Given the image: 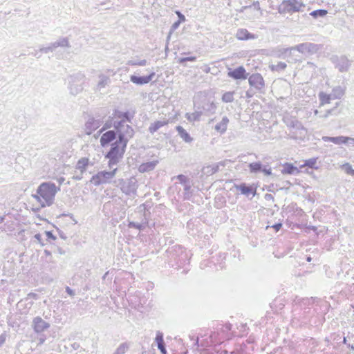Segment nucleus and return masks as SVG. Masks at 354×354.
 <instances>
[{"instance_id": "4be33fe9", "label": "nucleus", "mask_w": 354, "mask_h": 354, "mask_svg": "<svg viewBox=\"0 0 354 354\" xmlns=\"http://www.w3.org/2000/svg\"><path fill=\"white\" fill-rule=\"evenodd\" d=\"M322 140L324 142H331L335 145H342L348 143V137L343 136L336 137L323 136Z\"/></svg>"}, {"instance_id": "72a5a7b5", "label": "nucleus", "mask_w": 354, "mask_h": 354, "mask_svg": "<svg viewBox=\"0 0 354 354\" xmlns=\"http://www.w3.org/2000/svg\"><path fill=\"white\" fill-rule=\"evenodd\" d=\"M319 100L320 101V105H324L326 104H329L330 100H333V97L331 93L327 94L322 91L319 93Z\"/></svg>"}, {"instance_id": "20e7f679", "label": "nucleus", "mask_w": 354, "mask_h": 354, "mask_svg": "<svg viewBox=\"0 0 354 354\" xmlns=\"http://www.w3.org/2000/svg\"><path fill=\"white\" fill-rule=\"evenodd\" d=\"M126 148L127 146L124 147V142H120L118 140L111 145L109 151L104 156L105 158L109 160L108 166L109 168L116 165L123 158Z\"/></svg>"}, {"instance_id": "49530a36", "label": "nucleus", "mask_w": 354, "mask_h": 354, "mask_svg": "<svg viewBox=\"0 0 354 354\" xmlns=\"http://www.w3.org/2000/svg\"><path fill=\"white\" fill-rule=\"evenodd\" d=\"M176 178L179 180L180 183L183 185H185V184L188 183L191 181L189 178H188L186 176L183 174H179L176 176Z\"/></svg>"}, {"instance_id": "052dcab7", "label": "nucleus", "mask_w": 354, "mask_h": 354, "mask_svg": "<svg viewBox=\"0 0 354 354\" xmlns=\"http://www.w3.org/2000/svg\"><path fill=\"white\" fill-rule=\"evenodd\" d=\"M232 327V325L230 323H226L223 326V330L224 331H230V330H231Z\"/></svg>"}, {"instance_id": "ddd939ff", "label": "nucleus", "mask_w": 354, "mask_h": 354, "mask_svg": "<svg viewBox=\"0 0 354 354\" xmlns=\"http://www.w3.org/2000/svg\"><path fill=\"white\" fill-rule=\"evenodd\" d=\"M103 123L101 118H95L94 117H89L84 124V131L86 135L92 134L96 129H97Z\"/></svg>"}, {"instance_id": "37998d69", "label": "nucleus", "mask_w": 354, "mask_h": 354, "mask_svg": "<svg viewBox=\"0 0 354 354\" xmlns=\"http://www.w3.org/2000/svg\"><path fill=\"white\" fill-rule=\"evenodd\" d=\"M147 62L146 59H141V60H138V59H131V60H129L127 63V65H129V66H145L147 64Z\"/></svg>"}, {"instance_id": "a211bd4d", "label": "nucleus", "mask_w": 354, "mask_h": 354, "mask_svg": "<svg viewBox=\"0 0 354 354\" xmlns=\"http://www.w3.org/2000/svg\"><path fill=\"white\" fill-rule=\"evenodd\" d=\"M118 137L116 130H109L104 133L100 138V145L102 147H106L111 142H113Z\"/></svg>"}, {"instance_id": "c85d7f7f", "label": "nucleus", "mask_w": 354, "mask_h": 354, "mask_svg": "<svg viewBox=\"0 0 354 354\" xmlns=\"http://www.w3.org/2000/svg\"><path fill=\"white\" fill-rule=\"evenodd\" d=\"M99 81L97 84V89L101 90L104 88L106 86L109 85L111 83V79L109 76H107L104 74H100L98 76Z\"/></svg>"}, {"instance_id": "680f3d73", "label": "nucleus", "mask_w": 354, "mask_h": 354, "mask_svg": "<svg viewBox=\"0 0 354 354\" xmlns=\"http://www.w3.org/2000/svg\"><path fill=\"white\" fill-rule=\"evenodd\" d=\"M66 292L70 295V296H74L75 295V291L71 289L70 287L67 286L66 288Z\"/></svg>"}, {"instance_id": "0e129e2a", "label": "nucleus", "mask_w": 354, "mask_h": 354, "mask_svg": "<svg viewBox=\"0 0 354 354\" xmlns=\"http://www.w3.org/2000/svg\"><path fill=\"white\" fill-rule=\"evenodd\" d=\"M252 6H253L257 10H260V5L258 1H254ZM250 7H251V6Z\"/></svg>"}, {"instance_id": "5fc2aeb1", "label": "nucleus", "mask_w": 354, "mask_h": 354, "mask_svg": "<svg viewBox=\"0 0 354 354\" xmlns=\"http://www.w3.org/2000/svg\"><path fill=\"white\" fill-rule=\"evenodd\" d=\"M32 197L36 199L37 202L40 203L41 205L42 202H44V200L42 199V197L37 194V192L35 194H32Z\"/></svg>"}, {"instance_id": "79ce46f5", "label": "nucleus", "mask_w": 354, "mask_h": 354, "mask_svg": "<svg viewBox=\"0 0 354 354\" xmlns=\"http://www.w3.org/2000/svg\"><path fill=\"white\" fill-rule=\"evenodd\" d=\"M129 345L127 342L122 343L113 354H124L128 350Z\"/></svg>"}, {"instance_id": "bb28decb", "label": "nucleus", "mask_w": 354, "mask_h": 354, "mask_svg": "<svg viewBox=\"0 0 354 354\" xmlns=\"http://www.w3.org/2000/svg\"><path fill=\"white\" fill-rule=\"evenodd\" d=\"M236 38L239 40H248L250 39H254V35L248 32L246 29H239L236 32Z\"/></svg>"}, {"instance_id": "a878e982", "label": "nucleus", "mask_w": 354, "mask_h": 354, "mask_svg": "<svg viewBox=\"0 0 354 354\" xmlns=\"http://www.w3.org/2000/svg\"><path fill=\"white\" fill-rule=\"evenodd\" d=\"M176 129L180 136V137L187 143H189L193 140L189 133L182 127L178 125L176 127Z\"/></svg>"}, {"instance_id": "69168bd1", "label": "nucleus", "mask_w": 354, "mask_h": 354, "mask_svg": "<svg viewBox=\"0 0 354 354\" xmlns=\"http://www.w3.org/2000/svg\"><path fill=\"white\" fill-rule=\"evenodd\" d=\"M28 298H32L34 299H38V295L35 293H33V292H30L29 294H28Z\"/></svg>"}, {"instance_id": "c03bdc74", "label": "nucleus", "mask_w": 354, "mask_h": 354, "mask_svg": "<svg viewBox=\"0 0 354 354\" xmlns=\"http://www.w3.org/2000/svg\"><path fill=\"white\" fill-rule=\"evenodd\" d=\"M342 169L344 171L352 176H354V169L352 168V166L349 163H345L342 165Z\"/></svg>"}, {"instance_id": "7ed1b4c3", "label": "nucleus", "mask_w": 354, "mask_h": 354, "mask_svg": "<svg viewBox=\"0 0 354 354\" xmlns=\"http://www.w3.org/2000/svg\"><path fill=\"white\" fill-rule=\"evenodd\" d=\"M150 208L151 206L147 203L140 205L136 211V214H138L139 221L135 222L129 221V223L127 225L128 227L135 228L140 231L144 230L149 224V218L151 214L149 212Z\"/></svg>"}, {"instance_id": "c9c22d12", "label": "nucleus", "mask_w": 354, "mask_h": 354, "mask_svg": "<svg viewBox=\"0 0 354 354\" xmlns=\"http://www.w3.org/2000/svg\"><path fill=\"white\" fill-rule=\"evenodd\" d=\"M183 186H184L183 198L185 200H189L193 194L192 190V180Z\"/></svg>"}, {"instance_id": "de8ad7c7", "label": "nucleus", "mask_w": 354, "mask_h": 354, "mask_svg": "<svg viewBox=\"0 0 354 354\" xmlns=\"http://www.w3.org/2000/svg\"><path fill=\"white\" fill-rule=\"evenodd\" d=\"M196 60V57H195V56L184 57L179 58L178 63L183 64L185 63L186 62H195Z\"/></svg>"}, {"instance_id": "1a4fd4ad", "label": "nucleus", "mask_w": 354, "mask_h": 354, "mask_svg": "<svg viewBox=\"0 0 354 354\" xmlns=\"http://www.w3.org/2000/svg\"><path fill=\"white\" fill-rule=\"evenodd\" d=\"M304 5L298 0H283L279 6L278 11L279 13H292L299 12Z\"/></svg>"}, {"instance_id": "f704fd0d", "label": "nucleus", "mask_w": 354, "mask_h": 354, "mask_svg": "<svg viewBox=\"0 0 354 354\" xmlns=\"http://www.w3.org/2000/svg\"><path fill=\"white\" fill-rule=\"evenodd\" d=\"M88 158H82L77 161L76 169H79L83 174L88 165Z\"/></svg>"}, {"instance_id": "6e6552de", "label": "nucleus", "mask_w": 354, "mask_h": 354, "mask_svg": "<svg viewBox=\"0 0 354 354\" xmlns=\"http://www.w3.org/2000/svg\"><path fill=\"white\" fill-rule=\"evenodd\" d=\"M118 168H115L112 171H101L93 175L91 179V182L95 186H99L102 184L111 183V179L115 176Z\"/></svg>"}, {"instance_id": "58836bf2", "label": "nucleus", "mask_w": 354, "mask_h": 354, "mask_svg": "<svg viewBox=\"0 0 354 354\" xmlns=\"http://www.w3.org/2000/svg\"><path fill=\"white\" fill-rule=\"evenodd\" d=\"M317 160V158H312L308 159V160H305L304 164L301 165L300 167L302 168L304 167H308L311 169H317L318 167L316 166Z\"/></svg>"}, {"instance_id": "e2e57ef3", "label": "nucleus", "mask_w": 354, "mask_h": 354, "mask_svg": "<svg viewBox=\"0 0 354 354\" xmlns=\"http://www.w3.org/2000/svg\"><path fill=\"white\" fill-rule=\"evenodd\" d=\"M264 198L266 201H274V196L271 194H266L265 196H264Z\"/></svg>"}, {"instance_id": "2f4dec72", "label": "nucleus", "mask_w": 354, "mask_h": 354, "mask_svg": "<svg viewBox=\"0 0 354 354\" xmlns=\"http://www.w3.org/2000/svg\"><path fill=\"white\" fill-rule=\"evenodd\" d=\"M202 115V111L196 109V111L194 113H187L186 118L189 122L199 121Z\"/></svg>"}, {"instance_id": "bf43d9fd", "label": "nucleus", "mask_w": 354, "mask_h": 354, "mask_svg": "<svg viewBox=\"0 0 354 354\" xmlns=\"http://www.w3.org/2000/svg\"><path fill=\"white\" fill-rule=\"evenodd\" d=\"M57 230L58 234H59V237L61 239H64V240H66L67 239V236L65 234V233L63 231H62L59 229H58V228Z\"/></svg>"}, {"instance_id": "f257e3e1", "label": "nucleus", "mask_w": 354, "mask_h": 354, "mask_svg": "<svg viewBox=\"0 0 354 354\" xmlns=\"http://www.w3.org/2000/svg\"><path fill=\"white\" fill-rule=\"evenodd\" d=\"M166 252L172 267L179 268L189 263L185 249L180 245L169 247Z\"/></svg>"}, {"instance_id": "cd10ccee", "label": "nucleus", "mask_w": 354, "mask_h": 354, "mask_svg": "<svg viewBox=\"0 0 354 354\" xmlns=\"http://www.w3.org/2000/svg\"><path fill=\"white\" fill-rule=\"evenodd\" d=\"M228 122H229V119L227 118V116L223 117L221 121L215 125V127H214L215 130L217 132L220 133L221 134L224 133L227 130Z\"/></svg>"}, {"instance_id": "393cba45", "label": "nucleus", "mask_w": 354, "mask_h": 354, "mask_svg": "<svg viewBox=\"0 0 354 354\" xmlns=\"http://www.w3.org/2000/svg\"><path fill=\"white\" fill-rule=\"evenodd\" d=\"M157 163H158L157 160L142 163L138 167V171L140 173H145V172L151 171L154 169Z\"/></svg>"}, {"instance_id": "9b49d317", "label": "nucleus", "mask_w": 354, "mask_h": 354, "mask_svg": "<svg viewBox=\"0 0 354 354\" xmlns=\"http://www.w3.org/2000/svg\"><path fill=\"white\" fill-rule=\"evenodd\" d=\"M322 48V46L320 44L306 42L290 47V49L293 50H297L302 54L308 53L313 55L317 53Z\"/></svg>"}, {"instance_id": "f03ea898", "label": "nucleus", "mask_w": 354, "mask_h": 354, "mask_svg": "<svg viewBox=\"0 0 354 354\" xmlns=\"http://www.w3.org/2000/svg\"><path fill=\"white\" fill-rule=\"evenodd\" d=\"M59 190L60 188L52 182H44L40 184L37 187V194L44 200V202L41 203V207L50 206L54 203L55 195Z\"/></svg>"}, {"instance_id": "864d4df0", "label": "nucleus", "mask_w": 354, "mask_h": 354, "mask_svg": "<svg viewBox=\"0 0 354 354\" xmlns=\"http://www.w3.org/2000/svg\"><path fill=\"white\" fill-rule=\"evenodd\" d=\"M32 197L36 199L37 202L40 203L41 205L42 202H44V200L42 199V197L37 194V192L35 194H32Z\"/></svg>"}, {"instance_id": "a19ab883", "label": "nucleus", "mask_w": 354, "mask_h": 354, "mask_svg": "<svg viewBox=\"0 0 354 354\" xmlns=\"http://www.w3.org/2000/svg\"><path fill=\"white\" fill-rule=\"evenodd\" d=\"M234 91L225 92L222 96L223 102L225 103L232 102L234 100Z\"/></svg>"}, {"instance_id": "473e14b6", "label": "nucleus", "mask_w": 354, "mask_h": 354, "mask_svg": "<svg viewBox=\"0 0 354 354\" xmlns=\"http://www.w3.org/2000/svg\"><path fill=\"white\" fill-rule=\"evenodd\" d=\"M263 167V165L261 162H254L248 165L250 171L254 174L260 173Z\"/></svg>"}, {"instance_id": "aec40b11", "label": "nucleus", "mask_w": 354, "mask_h": 354, "mask_svg": "<svg viewBox=\"0 0 354 354\" xmlns=\"http://www.w3.org/2000/svg\"><path fill=\"white\" fill-rule=\"evenodd\" d=\"M234 187L236 190L240 191L242 194L245 196H249L250 194L255 196L257 194L256 187H253L252 185H248L245 183H242L239 185H234Z\"/></svg>"}, {"instance_id": "13d9d810", "label": "nucleus", "mask_w": 354, "mask_h": 354, "mask_svg": "<svg viewBox=\"0 0 354 354\" xmlns=\"http://www.w3.org/2000/svg\"><path fill=\"white\" fill-rule=\"evenodd\" d=\"M282 227V223H277L275 224H274L273 225H272V227L276 231V232H278Z\"/></svg>"}, {"instance_id": "4468645a", "label": "nucleus", "mask_w": 354, "mask_h": 354, "mask_svg": "<svg viewBox=\"0 0 354 354\" xmlns=\"http://www.w3.org/2000/svg\"><path fill=\"white\" fill-rule=\"evenodd\" d=\"M31 326L35 333H40L47 330L50 327V324L37 316L33 318Z\"/></svg>"}, {"instance_id": "7c9ffc66", "label": "nucleus", "mask_w": 354, "mask_h": 354, "mask_svg": "<svg viewBox=\"0 0 354 354\" xmlns=\"http://www.w3.org/2000/svg\"><path fill=\"white\" fill-rule=\"evenodd\" d=\"M331 95L333 99H340L345 93V88L341 86H337L332 89Z\"/></svg>"}, {"instance_id": "b1692460", "label": "nucleus", "mask_w": 354, "mask_h": 354, "mask_svg": "<svg viewBox=\"0 0 354 354\" xmlns=\"http://www.w3.org/2000/svg\"><path fill=\"white\" fill-rule=\"evenodd\" d=\"M155 340L157 343L158 348L160 350L161 354H167L162 333L158 331Z\"/></svg>"}, {"instance_id": "4c0bfd02", "label": "nucleus", "mask_w": 354, "mask_h": 354, "mask_svg": "<svg viewBox=\"0 0 354 354\" xmlns=\"http://www.w3.org/2000/svg\"><path fill=\"white\" fill-rule=\"evenodd\" d=\"M328 13V11L325 9H317L312 11L310 13V15L312 16L315 19L324 17Z\"/></svg>"}, {"instance_id": "0eeeda50", "label": "nucleus", "mask_w": 354, "mask_h": 354, "mask_svg": "<svg viewBox=\"0 0 354 354\" xmlns=\"http://www.w3.org/2000/svg\"><path fill=\"white\" fill-rule=\"evenodd\" d=\"M117 186L127 196H132L136 194L138 184L134 177L126 180L122 178L118 179Z\"/></svg>"}, {"instance_id": "a18cd8bd", "label": "nucleus", "mask_w": 354, "mask_h": 354, "mask_svg": "<svg viewBox=\"0 0 354 354\" xmlns=\"http://www.w3.org/2000/svg\"><path fill=\"white\" fill-rule=\"evenodd\" d=\"M53 46H54V42L50 44L46 47L40 48L39 51L41 53H48L49 52H53V50H55L56 49V47H54Z\"/></svg>"}, {"instance_id": "412c9836", "label": "nucleus", "mask_w": 354, "mask_h": 354, "mask_svg": "<svg viewBox=\"0 0 354 354\" xmlns=\"http://www.w3.org/2000/svg\"><path fill=\"white\" fill-rule=\"evenodd\" d=\"M293 50H291L290 48H283L281 46H277L271 50V55L277 57V58H286V54L288 52H290V53Z\"/></svg>"}, {"instance_id": "ea45409f", "label": "nucleus", "mask_w": 354, "mask_h": 354, "mask_svg": "<svg viewBox=\"0 0 354 354\" xmlns=\"http://www.w3.org/2000/svg\"><path fill=\"white\" fill-rule=\"evenodd\" d=\"M287 64L285 62H279L277 64L270 66L271 71L280 72L286 69Z\"/></svg>"}, {"instance_id": "9d476101", "label": "nucleus", "mask_w": 354, "mask_h": 354, "mask_svg": "<svg viewBox=\"0 0 354 354\" xmlns=\"http://www.w3.org/2000/svg\"><path fill=\"white\" fill-rule=\"evenodd\" d=\"M84 75L81 73L75 74L69 77L68 89L70 93L76 95L83 90Z\"/></svg>"}, {"instance_id": "8fccbe9b", "label": "nucleus", "mask_w": 354, "mask_h": 354, "mask_svg": "<svg viewBox=\"0 0 354 354\" xmlns=\"http://www.w3.org/2000/svg\"><path fill=\"white\" fill-rule=\"evenodd\" d=\"M175 12L178 16V20L179 21V22H184L185 21V17L183 14L181 13V12H180L179 10H176Z\"/></svg>"}, {"instance_id": "338daca9", "label": "nucleus", "mask_w": 354, "mask_h": 354, "mask_svg": "<svg viewBox=\"0 0 354 354\" xmlns=\"http://www.w3.org/2000/svg\"><path fill=\"white\" fill-rule=\"evenodd\" d=\"M6 341V335L4 334L0 335V346L4 344Z\"/></svg>"}, {"instance_id": "39448f33", "label": "nucleus", "mask_w": 354, "mask_h": 354, "mask_svg": "<svg viewBox=\"0 0 354 354\" xmlns=\"http://www.w3.org/2000/svg\"><path fill=\"white\" fill-rule=\"evenodd\" d=\"M194 104L196 109L202 111V114L207 115L215 113L217 109L214 101L203 95H198L194 98Z\"/></svg>"}, {"instance_id": "09e8293b", "label": "nucleus", "mask_w": 354, "mask_h": 354, "mask_svg": "<svg viewBox=\"0 0 354 354\" xmlns=\"http://www.w3.org/2000/svg\"><path fill=\"white\" fill-rule=\"evenodd\" d=\"M112 127H113V122H112V121H106L102 128L99 131V133H101L104 131L110 129Z\"/></svg>"}, {"instance_id": "3c124183", "label": "nucleus", "mask_w": 354, "mask_h": 354, "mask_svg": "<svg viewBox=\"0 0 354 354\" xmlns=\"http://www.w3.org/2000/svg\"><path fill=\"white\" fill-rule=\"evenodd\" d=\"M261 172H263L266 176H270L272 174V169L263 165Z\"/></svg>"}, {"instance_id": "2eb2a0df", "label": "nucleus", "mask_w": 354, "mask_h": 354, "mask_svg": "<svg viewBox=\"0 0 354 354\" xmlns=\"http://www.w3.org/2000/svg\"><path fill=\"white\" fill-rule=\"evenodd\" d=\"M248 73L245 69V68L242 66H240L234 69L229 68V71L227 73V76L238 80H245L248 77Z\"/></svg>"}, {"instance_id": "f3484780", "label": "nucleus", "mask_w": 354, "mask_h": 354, "mask_svg": "<svg viewBox=\"0 0 354 354\" xmlns=\"http://www.w3.org/2000/svg\"><path fill=\"white\" fill-rule=\"evenodd\" d=\"M250 86L254 87L257 90H261L264 87V80L262 75L259 73H254L248 78Z\"/></svg>"}, {"instance_id": "dca6fc26", "label": "nucleus", "mask_w": 354, "mask_h": 354, "mask_svg": "<svg viewBox=\"0 0 354 354\" xmlns=\"http://www.w3.org/2000/svg\"><path fill=\"white\" fill-rule=\"evenodd\" d=\"M155 75L154 71H151L148 75L145 76L132 75L130 76V81L136 85H144L150 82Z\"/></svg>"}, {"instance_id": "f8f14e48", "label": "nucleus", "mask_w": 354, "mask_h": 354, "mask_svg": "<svg viewBox=\"0 0 354 354\" xmlns=\"http://www.w3.org/2000/svg\"><path fill=\"white\" fill-rule=\"evenodd\" d=\"M330 61L341 73L347 72L351 65V61L344 55H333L330 57Z\"/></svg>"}, {"instance_id": "6ab92c4d", "label": "nucleus", "mask_w": 354, "mask_h": 354, "mask_svg": "<svg viewBox=\"0 0 354 354\" xmlns=\"http://www.w3.org/2000/svg\"><path fill=\"white\" fill-rule=\"evenodd\" d=\"M113 115L115 118L120 119V120H116L115 122H122V124L127 122H131L133 118V115L128 111L123 112L120 110L115 109Z\"/></svg>"}, {"instance_id": "c756f323", "label": "nucleus", "mask_w": 354, "mask_h": 354, "mask_svg": "<svg viewBox=\"0 0 354 354\" xmlns=\"http://www.w3.org/2000/svg\"><path fill=\"white\" fill-rule=\"evenodd\" d=\"M169 123V120H157L153 123H151L149 127V131L153 134L156 132L160 127L167 125Z\"/></svg>"}, {"instance_id": "5701e85b", "label": "nucleus", "mask_w": 354, "mask_h": 354, "mask_svg": "<svg viewBox=\"0 0 354 354\" xmlns=\"http://www.w3.org/2000/svg\"><path fill=\"white\" fill-rule=\"evenodd\" d=\"M281 173L283 174L297 175L300 173V170L290 162H286L282 165Z\"/></svg>"}, {"instance_id": "603ef678", "label": "nucleus", "mask_w": 354, "mask_h": 354, "mask_svg": "<svg viewBox=\"0 0 354 354\" xmlns=\"http://www.w3.org/2000/svg\"><path fill=\"white\" fill-rule=\"evenodd\" d=\"M45 234L46 235L47 239L55 240L56 236L53 234L51 231H46Z\"/></svg>"}, {"instance_id": "6e6d98bb", "label": "nucleus", "mask_w": 354, "mask_h": 354, "mask_svg": "<svg viewBox=\"0 0 354 354\" xmlns=\"http://www.w3.org/2000/svg\"><path fill=\"white\" fill-rule=\"evenodd\" d=\"M181 23H182V22H179V21H178H178H175V22L172 24V26H171V30H170V31H171V32H172V31H174V30H176V29L179 27V26H180V24Z\"/></svg>"}, {"instance_id": "e433bc0d", "label": "nucleus", "mask_w": 354, "mask_h": 354, "mask_svg": "<svg viewBox=\"0 0 354 354\" xmlns=\"http://www.w3.org/2000/svg\"><path fill=\"white\" fill-rule=\"evenodd\" d=\"M53 46L57 48L58 47H70L71 46L67 37H62L54 42Z\"/></svg>"}, {"instance_id": "774afa93", "label": "nucleus", "mask_w": 354, "mask_h": 354, "mask_svg": "<svg viewBox=\"0 0 354 354\" xmlns=\"http://www.w3.org/2000/svg\"><path fill=\"white\" fill-rule=\"evenodd\" d=\"M219 169L218 165H214L212 167V174L216 173Z\"/></svg>"}, {"instance_id": "4d7b16f0", "label": "nucleus", "mask_w": 354, "mask_h": 354, "mask_svg": "<svg viewBox=\"0 0 354 354\" xmlns=\"http://www.w3.org/2000/svg\"><path fill=\"white\" fill-rule=\"evenodd\" d=\"M34 238L38 241V242L41 245H44V243L42 242L41 235L39 233H37L35 234Z\"/></svg>"}, {"instance_id": "423d86ee", "label": "nucleus", "mask_w": 354, "mask_h": 354, "mask_svg": "<svg viewBox=\"0 0 354 354\" xmlns=\"http://www.w3.org/2000/svg\"><path fill=\"white\" fill-rule=\"evenodd\" d=\"M113 127L118 133V140L124 142V147L127 146L129 140L134 136V130L132 127L122 122H113Z\"/></svg>"}]
</instances>
